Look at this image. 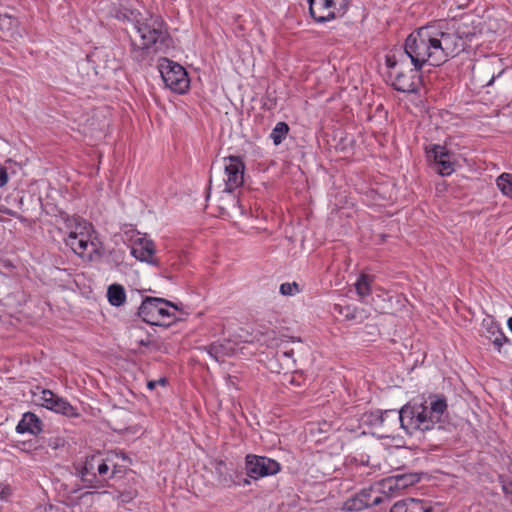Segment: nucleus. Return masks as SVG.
<instances>
[{
	"mask_svg": "<svg viewBox=\"0 0 512 512\" xmlns=\"http://www.w3.org/2000/svg\"><path fill=\"white\" fill-rule=\"evenodd\" d=\"M430 399L429 405L426 402L411 401L398 412H391L394 426L399 423L409 435L434 429L447 410V401L445 397L437 395Z\"/></svg>",
	"mask_w": 512,
	"mask_h": 512,
	"instance_id": "f257e3e1",
	"label": "nucleus"
},
{
	"mask_svg": "<svg viewBox=\"0 0 512 512\" xmlns=\"http://www.w3.org/2000/svg\"><path fill=\"white\" fill-rule=\"evenodd\" d=\"M431 29L441 64L464 51L476 35L475 28L465 22H441L431 25Z\"/></svg>",
	"mask_w": 512,
	"mask_h": 512,
	"instance_id": "f03ea898",
	"label": "nucleus"
},
{
	"mask_svg": "<svg viewBox=\"0 0 512 512\" xmlns=\"http://www.w3.org/2000/svg\"><path fill=\"white\" fill-rule=\"evenodd\" d=\"M137 38H131V57L137 62L144 61L151 51L157 52L166 45L169 38L164 22L159 16H150L134 25Z\"/></svg>",
	"mask_w": 512,
	"mask_h": 512,
	"instance_id": "7ed1b4c3",
	"label": "nucleus"
},
{
	"mask_svg": "<svg viewBox=\"0 0 512 512\" xmlns=\"http://www.w3.org/2000/svg\"><path fill=\"white\" fill-rule=\"evenodd\" d=\"M431 30V25L420 27L405 40L402 52L405 53L410 64L416 68H423L425 64L441 65L435 38Z\"/></svg>",
	"mask_w": 512,
	"mask_h": 512,
	"instance_id": "20e7f679",
	"label": "nucleus"
},
{
	"mask_svg": "<svg viewBox=\"0 0 512 512\" xmlns=\"http://www.w3.org/2000/svg\"><path fill=\"white\" fill-rule=\"evenodd\" d=\"M385 63L389 69L388 77L394 89L403 93L418 91L421 84L420 71L422 68L414 66L411 68L412 64L402 52V48L390 51L385 56Z\"/></svg>",
	"mask_w": 512,
	"mask_h": 512,
	"instance_id": "39448f33",
	"label": "nucleus"
},
{
	"mask_svg": "<svg viewBox=\"0 0 512 512\" xmlns=\"http://www.w3.org/2000/svg\"><path fill=\"white\" fill-rule=\"evenodd\" d=\"M409 485L407 477L404 475L397 477H389L381 480L367 488H363L354 496L347 499L344 503V509L347 511H361L363 509L379 505L383 502L387 495L394 490H400Z\"/></svg>",
	"mask_w": 512,
	"mask_h": 512,
	"instance_id": "423d86ee",
	"label": "nucleus"
},
{
	"mask_svg": "<svg viewBox=\"0 0 512 512\" xmlns=\"http://www.w3.org/2000/svg\"><path fill=\"white\" fill-rule=\"evenodd\" d=\"M225 169V191L221 197L220 213L223 216H230V209L239 208V200L232 192L242 186L244 182L245 164L239 156H228L224 158Z\"/></svg>",
	"mask_w": 512,
	"mask_h": 512,
	"instance_id": "0eeeda50",
	"label": "nucleus"
},
{
	"mask_svg": "<svg viewBox=\"0 0 512 512\" xmlns=\"http://www.w3.org/2000/svg\"><path fill=\"white\" fill-rule=\"evenodd\" d=\"M170 307L177 309L174 303L166 299L147 296L138 309V315L150 325L169 326L176 318L175 313L170 312Z\"/></svg>",
	"mask_w": 512,
	"mask_h": 512,
	"instance_id": "6e6552de",
	"label": "nucleus"
},
{
	"mask_svg": "<svg viewBox=\"0 0 512 512\" xmlns=\"http://www.w3.org/2000/svg\"><path fill=\"white\" fill-rule=\"evenodd\" d=\"M114 474L115 470L110 473V467L99 453L86 457L79 470V476L85 487L94 489L104 488Z\"/></svg>",
	"mask_w": 512,
	"mask_h": 512,
	"instance_id": "1a4fd4ad",
	"label": "nucleus"
},
{
	"mask_svg": "<svg viewBox=\"0 0 512 512\" xmlns=\"http://www.w3.org/2000/svg\"><path fill=\"white\" fill-rule=\"evenodd\" d=\"M91 227L86 222L77 223L75 228L71 230L65 238V243L72 251L81 258L90 259L96 251L95 244L91 241L89 229Z\"/></svg>",
	"mask_w": 512,
	"mask_h": 512,
	"instance_id": "9d476101",
	"label": "nucleus"
},
{
	"mask_svg": "<svg viewBox=\"0 0 512 512\" xmlns=\"http://www.w3.org/2000/svg\"><path fill=\"white\" fill-rule=\"evenodd\" d=\"M160 73L166 87L172 91L183 94L188 90L190 84L188 74L178 63L164 59L160 65Z\"/></svg>",
	"mask_w": 512,
	"mask_h": 512,
	"instance_id": "9b49d317",
	"label": "nucleus"
},
{
	"mask_svg": "<svg viewBox=\"0 0 512 512\" xmlns=\"http://www.w3.org/2000/svg\"><path fill=\"white\" fill-rule=\"evenodd\" d=\"M309 14L316 23H326L343 14L347 0H309Z\"/></svg>",
	"mask_w": 512,
	"mask_h": 512,
	"instance_id": "f8f14e48",
	"label": "nucleus"
},
{
	"mask_svg": "<svg viewBox=\"0 0 512 512\" xmlns=\"http://www.w3.org/2000/svg\"><path fill=\"white\" fill-rule=\"evenodd\" d=\"M504 71L501 68V59L491 57L475 64L472 69V75L474 81L481 87H489Z\"/></svg>",
	"mask_w": 512,
	"mask_h": 512,
	"instance_id": "ddd939ff",
	"label": "nucleus"
},
{
	"mask_svg": "<svg viewBox=\"0 0 512 512\" xmlns=\"http://www.w3.org/2000/svg\"><path fill=\"white\" fill-rule=\"evenodd\" d=\"M245 469L247 476L259 479L277 474L281 470V466L276 460L265 456L247 455Z\"/></svg>",
	"mask_w": 512,
	"mask_h": 512,
	"instance_id": "4468645a",
	"label": "nucleus"
},
{
	"mask_svg": "<svg viewBox=\"0 0 512 512\" xmlns=\"http://www.w3.org/2000/svg\"><path fill=\"white\" fill-rule=\"evenodd\" d=\"M41 405L56 413L62 414L66 417H78L77 409L73 407L68 401L59 397L51 390L45 389L41 393Z\"/></svg>",
	"mask_w": 512,
	"mask_h": 512,
	"instance_id": "2eb2a0df",
	"label": "nucleus"
},
{
	"mask_svg": "<svg viewBox=\"0 0 512 512\" xmlns=\"http://www.w3.org/2000/svg\"><path fill=\"white\" fill-rule=\"evenodd\" d=\"M131 254L139 261L147 262L157 266L158 259L155 257V244L152 240L138 236L132 240Z\"/></svg>",
	"mask_w": 512,
	"mask_h": 512,
	"instance_id": "dca6fc26",
	"label": "nucleus"
},
{
	"mask_svg": "<svg viewBox=\"0 0 512 512\" xmlns=\"http://www.w3.org/2000/svg\"><path fill=\"white\" fill-rule=\"evenodd\" d=\"M41 431L42 421L32 412L24 413L22 419L16 426V432L19 434L30 433L32 435H38Z\"/></svg>",
	"mask_w": 512,
	"mask_h": 512,
	"instance_id": "f3484780",
	"label": "nucleus"
},
{
	"mask_svg": "<svg viewBox=\"0 0 512 512\" xmlns=\"http://www.w3.org/2000/svg\"><path fill=\"white\" fill-rule=\"evenodd\" d=\"M435 164L438 165V172L442 176H448L454 171L450 155L445 147L435 145L431 150Z\"/></svg>",
	"mask_w": 512,
	"mask_h": 512,
	"instance_id": "a211bd4d",
	"label": "nucleus"
},
{
	"mask_svg": "<svg viewBox=\"0 0 512 512\" xmlns=\"http://www.w3.org/2000/svg\"><path fill=\"white\" fill-rule=\"evenodd\" d=\"M204 350L213 358L216 362L224 361L226 356H229L232 352V348L220 342H214L204 347Z\"/></svg>",
	"mask_w": 512,
	"mask_h": 512,
	"instance_id": "6ab92c4d",
	"label": "nucleus"
},
{
	"mask_svg": "<svg viewBox=\"0 0 512 512\" xmlns=\"http://www.w3.org/2000/svg\"><path fill=\"white\" fill-rule=\"evenodd\" d=\"M108 301L113 306H121L126 300V293L122 285L112 284L107 291Z\"/></svg>",
	"mask_w": 512,
	"mask_h": 512,
	"instance_id": "aec40b11",
	"label": "nucleus"
},
{
	"mask_svg": "<svg viewBox=\"0 0 512 512\" xmlns=\"http://www.w3.org/2000/svg\"><path fill=\"white\" fill-rule=\"evenodd\" d=\"M372 276L361 274L355 283L357 294L363 298L371 294Z\"/></svg>",
	"mask_w": 512,
	"mask_h": 512,
	"instance_id": "412c9836",
	"label": "nucleus"
},
{
	"mask_svg": "<svg viewBox=\"0 0 512 512\" xmlns=\"http://www.w3.org/2000/svg\"><path fill=\"white\" fill-rule=\"evenodd\" d=\"M289 132V126L286 122H278L273 128L270 138L273 140L274 145H279L286 138Z\"/></svg>",
	"mask_w": 512,
	"mask_h": 512,
	"instance_id": "4be33fe9",
	"label": "nucleus"
},
{
	"mask_svg": "<svg viewBox=\"0 0 512 512\" xmlns=\"http://www.w3.org/2000/svg\"><path fill=\"white\" fill-rule=\"evenodd\" d=\"M416 499L407 498L397 501L390 509V512H416Z\"/></svg>",
	"mask_w": 512,
	"mask_h": 512,
	"instance_id": "5701e85b",
	"label": "nucleus"
},
{
	"mask_svg": "<svg viewBox=\"0 0 512 512\" xmlns=\"http://www.w3.org/2000/svg\"><path fill=\"white\" fill-rule=\"evenodd\" d=\"M496 182L501 192L512 198V174L503 173L497 178Z\"/></svg>",
	"mask_w": 512,
	"mask_h": 512,
	"instance_id": "b1692460",
	"label": "nucleus"
},
{
	"mask_svg": "<svg viewBox=\"0 0 512 512\" xmlns=\"http://www.w3.org/2000/svg\"><path fill=\"white\" fill-rule=\"evenodd\" d=\"M399 410L391 409V410H385V411H378L376 414H371V417L373 419L371 420V423L373 425H379V426H385L386 422L393 423L392 415H390L391 412H398Z\"/></svg>",
	"mask_w": 512,
	"mask_h": 512,
	"instance_id": "393cba45",
	"label": "nucleus"
},
{
	"mask_svg": "<svg viewBox=\"0 0 512 512\" xmlns=\"http://www.w3.org/2000/svg\"><path fill=\"white\" fill-rule=\"evenodd\" d=\"M488 331L491 333L492 337H490L494 346L500 351L501 347L507 342V337L505 334L497 327L492 325Z\"/></svg>",
	"mask_w": 512,
	"mask_h": 512,
	"instance_id": "a878e982",
	"label": "nucleus"
},
{
	"mask_svg": "<svg viewBox=\"0 0 512 512\" xmlns=\"http://www.w3.org/2000/svg\"><path fill=\"white\" fill-rule=\"evenodd\" d=\"M290 343H291L290 341L282 342L277 349L276 355L279 359H287V360H291L292 363H295L296 362L294 359L295 351L293 348L289 347Z\"/></svg>",
	"mask_w": 512,
	"mask_h": 512,
	"instance_id": "bb28decb",
	"label": "nucleus"
},
{
	"mask_svg": "<svg viewBox=\"0 0 512 512\" xmlns=\"http://www.w3.org/2000/svg\"><path fill=\"white\" fill-rule=\"evenodd\" d=\"M298 292H300V288L297 282H286L280 285V293L283 296H293Z\"/></svg>",
	"mask_w": 512,
	"mask_h": 512,
	"instance_id": "cd10ccee",
	"label": "nucleus"
},
{
	"mask_svg": "<svg viewBox=\"0 0 512 512\" xmlns=\"http://www.w3.org/2000/svg\"><path fill=\"white\" fill-rule=\"evenodd\" d=\"M46 446L50 447L53 450H57L60 447L65 445V440L61 437H50L43 441Z\"/></svg>",
	"mask_w": 512,
	"mask_h": 512,
	"instance_id": "c85d7f7f",
	"label": "nucleus"
},
{
	"mask_svg": "<svg viewBox=\"0 0 512 512\" xmlns=\"http://www.w3.org/2000/svg\"><path fill=\"white\" fill-rule=\"evenodd\" d=\"M416 512H436L435 507H433L430 503L416 499Z\"/></svg>",
	"mask_w": 512,
	"mask_h": 512,
	"instance_id": "c756f323",
	"label": "nucleus"
},
{
	"mask_svg": "<svg viewBox=\"0 0 512 512\" xmlns=\"http://www.w3.org/2000/svg\"><path fill=\"white\" fill-rule=\"evenodd\" d=\"M499 482L501 483L502 490L505 494L512 495V480H508L504 476H499Z\"/></svg>",
	"mask_w": 512,
	"mask_h": 512,
	"instance_id": "7c9ffc66",
	"label": "nucleus"
},
{
	"mask_svg": "<svg viewBox=\"0 0 512 512\" xmlns=\"http://www.w3.org/2000/svg\"><path fill=\"white\" fill-rule=\"evenodd\" d=\"M16 25V20L10 16H0V29L3 30L5 27L9 29L11 26Z\"/></svg>",
	"mask_w": 512,
	"mask_h": 512,
	"instance_id": "2f4dec72",
	"label": "nucleus"
},
{
	"mask_svg": "<svg viewBox=\"0 0 512 512\" xmlns=\"http://www.w3.org/2000/svg\"><path fill=\"white\" fill-rule=\"evenodd\" d=\"M135 497H136V492H135V491L122 492V493H120V495H119V499H120L122 502H125V503L130 502V501H131V500H133Z\"/></svg>",
	"mask_w": 512,
	"mask_h": 512,
	"instance_id": "473e14b6",
	"label": "nucleus"
},
{
	"mask_svg": "<svg viewBox=\"0 0 512 512\" xmlns=\"http://www.w3.org/2000/svg\"><path fill=\"white\" fill-rule=\"evenodd\" d=\"M166 384H167V379L165 377H162V378H160L158 380H151V381H149L147 383V387H148V389L153 390L158 385L165 386Z\"/></svg>",
	"mask_w": 512,
	"mask_h": 512,
	"instance_id": "72a5a7b5",
	"label": "nucleus"
},
{
	"mask_svg": "<svg viewBox=\"0 0 512 512\" xmlns=\"http://www.w3.org/2000/svg\"><path fill=\"white\" fill-rule=\"evenodd\" d=\"M0 213L12 216V217H14L16 219H19L21 221L23 220V217L20 214H18L17 212H15V211H13V210H11L9 208L3 207V206L0 207Z\"/></svg>",
	"mask_w": 512,
	"mask_h": 512,
	"instance_id": "f704fd0d",
	"label": "nucleus"
},
{
	"mask_svg": "<svg viewBox=\"0 0 512 512\" xmlns=\"http://www.w3.org/2000/svg\"><path fill=\"white\" fill-rule=\"evenodd\" d=\"M9 181L7 170L4 167H0V187L5 186Z\"/></svg>",
	"mask_w": 512,
	"mask_h": 512,
	"instance_id": "c9c22d12",
	"label": "nucleus"
},
{
	"mask_svg": "<svg viewBox=\"0 0 512 512\" xmlns=\"http://www.w3.org/2000/svg\"><path fill=\"white\" fill-rule=\"evenodd\" d=\"M215 470L217 473L221 474L223 468L226 467V462L224 460L217 459L215 460Z\"/></svg>",
	"mask_w": 512,
	"mask_h": 512,
	"instance_id": "e433bc0d",
	"label": "nucleus"
},
{
	"mask_svg": "<svg viewBox=\"0 0 512 512\" xmlns=\"http://www.w3.org/2000/svg\"><path fill=\"white\" fill-rule=\"evenodd\" d=\"M44 512H61L59 508L49 505L48 507L44 508Z\"/></svg>",
	"mask_w": 512,
	"mask_h": 512,
	"instance_id": "4c0bfd02",
	"label": "nucleus"
},
{
	"mask_svg": "<svg viewBox=\"0 0 512 512\" xmlns=\"http://www.w3.org/2000/svg\"><path fill=\"white\" fill-rule=\"evenodd\" d=\"M138 344L141 346H149L151 344L150 339L147 337L146 339H141L138 341Z\"/></svg>",
	"mask_w": 512,
	"mask_h": 512,
	"instance_id": "58836bf2",
	"label": "nucleus"
},
{
	"mask_svg": "<svg viewBox=\"0 0 512 512\" xmlns=\"http://www.w3.org/2000/svg\"><path fill=\"white\" fill-rule=\"evenodd\" d=\"M507 324H508V327H509L510 331L512 332V317H510V318L508 319Z\"/></svg>",
	"mask_w": 512,
	"mask_h": 512,
	"instance_id": "ea45409f",
	"label": "nucleus"
},
{
	"mask_svg": "<svg viewBox=\"0 0 512 512\" xmlns=\"http://www.w3.org/2000/svg\"><path fill=\"white\" fill-rule=\"evenodd\" d=\"M4 494H5L4 489H2L1 492H0V498H4L5 497Z\"/></svg>",
	"mask_w": 512,
	"mask_h": 512,
	"instance_id": "a19ab883",
	"label": "nucleus"
},
{
	"mask_svg": "<svg viewBox=\"0 0 512 512\" xmlns=\"http://www.w3.org/2000/svg\"><path fill=\"white\" fill-rule=\"evenodd\" d=\"M244 484H245V485H249V484H250L249 480L245 479V480H244Z\"/></svg>",
	"mask_w": 512,
	"mask_h": 512,
	"instance_id": "79ce46f5",
	"label": "nucleus"
}]
</instances>
